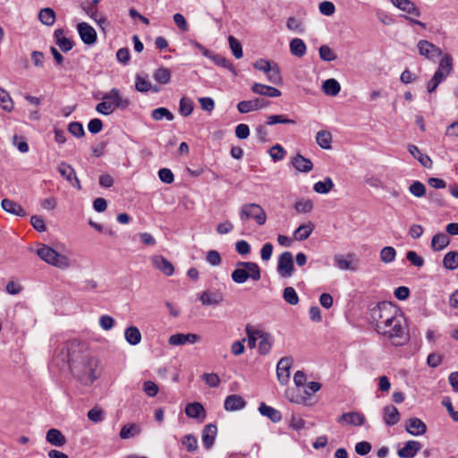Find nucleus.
Returning <instances> with one entry per match:
<instances>
[{
    "label": "nucleus",
    "instance_id": "nucleus-1",
    "mask_svg": "<svg viewBox=\"0 0 458 458\" xmlns=\"http://www.w3.org/2000/svg\"><path fill=\"white\" fill-rule=\"evenodd\" d=\"M67 361L72 376L84 386H90L98 378V360L90 355L84 343L71 340L66 344Z\"/></svg>",
    "mask_w": 458,
    "mask_h": 458
},
{
    "label": "nucleus",
    "instance_id": "nucleus-2",
    "mask_svg": "<svg viewBox=\"0 0 458 458\" xmlns=\"http://www.w3.org/2000/svg\"><path fill=\"white\" fill-rule=\"evenodd\" d=\"M376 331L390 339L395 346H402L409 341L405 318L396 308L391 313L389 320L386 321L385 327Z\"/></svg>",
    "mask_w": 458,
    "mask_h": 458
},
{
    "label": "nucleus",
    "instance_id": "nucleus-3",
    "mask_svg": "<svg viewBox=\"0 0 458 458\" xmlns=\"http://www.w3.org/2000/svg\"><path fill=\"white\" fill-rule=\"evenodd\" d=\"M232 280L238 284L246 283L249 279L259 281L261 277V271L259 265L250 261H239L236 268L232 272Z\"/></svg>",
    "mask_w": 458,
    "mask_h": 458
},
{
    "label": "nucleus",
    "instance_id": "nucleus-4",
    "mask_svg": "<svg viewBox=\"0 0 458 458\" xmlns=\"http://www.w3.org/2000/svg\"><path fill=\"white\" fill-rule=\"evenodd\" d=\"M37 255L46 263L60 269H67L72 266L68 257L60 254L47 244L40 245L37 250Z\"/></svg>",
    "mask_w": 458,
    "mask_h": 458
},
{
    "label": "nucleus",
    "instance_id": "nucleus-5",
    "mask_svg": "<svg viewBox=\"0 0 458 458\" xmlns=\"http://www.w3.org/2000/svg\"><path fill=\"white\" fill-rule=\"evenodd\" d=\"M395 308L390 302L383 301L370 310L369 317L375 326V330L385 327L386 321L389 320L390 315L392 312H394Z\"/></svg>",
    "mask_w": 458,
    "mask_h": 458
},
{
    "label": "nucleus",
    "instance_id": "nucleus-6",
    "mask_svg": "<svg viewBox=\"0 0 458 458\" xmlns=\"http://www.w3.org/2000/svg\"><path fill=\"white\" fill-rule=\"evenodd\" d=\"M239 216L242 222H246L252 218L259 225H263L267 221L266 212L259 204L256 203L243 205L240 210Z\"/></svg>",
    "mask_w": 458,
    "mask_h": 458
},
{
    "label": "nucleus",
    "instance_id": "nucleus-7",
    "mask_svg": "<svg viewBox=\"0 0 458 458\" xmlns=\"http://www.w3.org/2000/svg\"><path fill=\"white\" fill-rule=\"evenodd\" d=\"M294 271L293 254L290 251L283 252L278 259L277 273L283 278L292 276Z\"/></svg>",
    "mask_w": 458,
    "mask_h": 458
},
{
    "label": "nucleus",
    "instance_id": "nucleus-8",
    "mask_svg": "<svg viewBox=\"0 0 458 458\" xmlns=\"http://www.w3.org/2000/svg\"><path fill=\"white\" fill-rule=\"evenodd\" d=\"M417 47L420 55L432 62H436L443 54L439 47L426 39L419 40Z\"/></svg>",
    "mask_w": 458,
    "mask_h": 458
},
{
    "label": "nucleus",
    "instance_id": "nucleus-9",
    "mask_svg": "<svg viewBox=\"0 0 458 458\" xmlns=\"http://www.w3.org/2000/svg\"><path fill=\"white\" fill-rule=\"evenodd\" d=\"M102 99H106L115 109H126L131 102L129 98L121 95L119 89L113 88L109 92L105 93Z\"/></svg>",
    "mask_w": 458,
    "mask_h": 458
},
{
    "label": "nucleus",
    "instance_id": "nucleus-10",
    "mask_svg": "<svg viewBox=\"0 0 458 458\" xmlns=\"http://www.w3.org/2000/svg\"><path fill=\"white\" fill-rule=\"evenodd\" d=\"M77 30L81 39L86 45H93L97 41V32L95 29L87 22H80L77 25Z\"/></svg>",
    "mask_w": 458,
    "mask_h": 458
},
{
    "label": "nucleus",
    "instance_id": "nucleus-11",
    "mask_svg": "<svg viewBox=\"0 0 458 458\" xmlns=\"http://www.w3.org/2000/svg\"><path fill=\"white\" fill-rule=\"evenodd\" d=\"M269 102L264 98H255L253 100H242L237 105V109L242 114H247L251 111L266 107Z\"/></svg>",
    "mask_w": 458,
    "mask_h": 458
},
{
    "label": "nucleus",
    "instance_id": "nucleus-12",
    "mask_svg": "<svg viewBox=\"0 0 458 458\" xmlns=\"http://www.w3.org/2000/svg\"><path fill=\"white\" fill-rule=\"evenodd\" d=\"M293 363L291 357H283L277 363L276 375L279 382L284 385L288 382L290 377V369Z\"/></svg>",
    "mask_w": 458,
    "mask_h": 458
},
{
    "label": "nucleus",
    "instance_id": "nucleus-13",
    "mask_svg": "<svg viewBox=\"0 0 458 458\" xmlns=\"http://www.w3.org/2000/svg\"><path fill=\"white\" fill-rule=\"evenodd\" d=\"M200 339L199 335L197 334H182L177 333L172 335L168 339V344L174 346L184 345L186 344H193L199 342Z\"/></svg>",
    "mask_w": 458,
    "mask_h": 458
},
{
    "label": "nucleus",
    "instance_id": "nucleus-14",
    "mask_svg": "<svg viewBox=\"0 0 458 458\" xmlns=\"http://www.w3.org/2000/svg\"><path fill=\"white\" fill-rule=\"evenodd\" d=\"M199 299L203 306H216L223 301L224 295L216 289L207 290L199 295Z\"/></svg>",
    "mask_w": 458,
    "mask_h": 458
},
{
    "label": "nucleus",
    "instance_id": "nucleus-15",
    "mask_svg": "<svg viewBox=\"0 0 458 458\" xmlns=\"http://www.w3.org/2000/svg\"><path fill=\"white\" fill-rule=\"evenodd\" d=\"M407 432L412 436H420L426 433L427 426L419 418H410L405 423Z\"/></svg>",
    "mask_w": 458,
    "mask_h": 458
},
{
    "label": "nucleus",
    "instance_id": "nucleus-16",
    "mask_svg": "<svg viewBox=\"0 0 458 458\" xmlns=\"http://www.w3.org/2000/svg\"><path fill=\"white\" fill-rule=\"evenodd\" d=\"M58 172L65 178L73 187L81 189V183L76 176L74 169L65 162H62L58 166Z\"/></svg>",
    "mask_w": 458,
    "mask_h": 458
},
{
    "label": "nucleus",
    "instance_id": "nucleus-17",
    "mask_svg": "<svg viewBox=\"0 0 458 458\" xmlns=\"http://www.w3.org/2000/svg\"><path fill=\"white\" fill-rule=\"evenodd\" d=\"M421 449V444L415 440H409L404 446L398 450L397 454L401 458H413Z\"/></svg>",
    "mask_w": 458,
    "mask_h": 458
},
{
    "label": "nucleus",
    "instance_id": "nucleus-18",
    "mask_svg": "<svg viewBox=\"0 0 458 458\" xmlns=\"http://www.w3.org/2000/svg\"><path fill=\"white\" fill-rule=\"evenodd\" d=\"M151 262L157 269L165 276H172L174 274V268L173 264L165 257L160 255L154 256L151 258Z\"/></svg>",
    "mask_w": 458,
    "mask_h": 458
},
{
    "label": "nucleus",
    "instance_id": "nucleus-19",
    "mask_svg": "<svg viewBox=\"0 0 458 458\" xmlns=\"http://www.w3.org/2000/svg\"><path fill=\"white\" fill-rule=\"evenodd\" d=\"M339 423L346 422L352 426H361L365 422V417L363 414L357 411H351L343 413L338 419Z\"/></svg>",
    "mask_w": 458,
    "mask_h": 458
},
{
    "label": "nucleus",
    "instance_id": "nucleus-20",
    "mask_svg": "<svg viewBox=\"0 0 458 458\" xmlns=\"http://www.w3.org/2000/svg\"><path fill=\"white\" fill-rule=\"evenodd\" d=\"M251 90L255 94L270 97V98H277L282 95L281 91L279 89H277L276 88L267 86L265 84H261V83H258V82H255L251 86Z\"/></svg>",
    "mask_w": 458,
    "mask_h": 458
},
{
    "label": "nucleus",
    "instance_id": "nucleus-21",
    "mask_svg": "<svg viewBox=\"0 0 458 458\" xmlns=\"http://www.w3.org/2000/svg\"><path fill=\"white\" fill-rule=\"evenodd\" d=\"M246 406L244 399L238 394L228 395L224 403V407L228 411H234L243 409Z\"/></svg>",
    "mask_w": 458,
    "mask_h": 458
},
{
    "label": "nucleus",
    "instance_id": "nucleus-22",
    "mask_svg": "<svg viewBox=\"0 0 458 458\" xmlns=\"http://www.w3.org/2000/svg\"><path fill=\"white\" fill-rule=\"evenodd\" d=\"M217 433V428L214 424H208L202 431V444L206 449H210L214 445Z\"/></svg>",
    "mask_w": 458,
    "mask_h": 458
},
{
    "label": "nucleus",
    "instance_id": "nucleus-23",
    "mask_svg": "<svg viewBox=\"0 0 458 458\" xmlns=\"http://www.w3.org/2000/svg\"><path fill=\"white\" fill-rule=\"evenodd\" d=\"M292 165L301 173H309L313 169V163L311 160L301 154H297L292 158Z\"/></svg>",
    "mask_w": 458,
    "mask_h": 458
},
{
    "label": "nucleus",
    "instance_id": "nucleus-24",
    "mask_svg": "<svg viewBox=\"0 0 458 458\" xmlns=\"http://www.w3.org/2000/svg\"><path fill=\"white\" fill-rule=\"evenodd\" d=\"M259 352L261 355H267L272 349L274 344V337L270 333L265 332L261 330L259 335Z\"/></svg>",
    "mask_w": 458,
    "mask_h": 458
},
{
    "label": "nucleus",
    "instance_id": "nucleus-25",
    "mask_svg": "<svg viewBox=\"0 0 458 458\" xmlns=\"http://www.w3.org/2000/svg\"><path fill=\"white\" fill-rule=\"evenodd\" d=\"M383 420L386 425L394 426L400 420V413L394 405H386L383 409Z\"/></svg>",
    "mask_w": 458,
    "mask_h": 458
},
{
    "label": "nucleus",
    "instance_id": "nucleus-26",
    "mask_svg": "<svg viewBox=\"0 0 458 458\" xmlns=\"http://www.w3.org/2000/svg\"><path fill=\"white\" fill-rule=\"evenodd\" d=\"M46 440L50 445L61 447L66 444V438L64 434L56 428H50L46 434Z\"/></svg>",
    "mask_w": 458,
    "mask_h": 458
},
{
    "label": "nucleus",
    "instance_id": "nucleus-27",
    "mask_svg": "<svg viewBox=\"0 0 458 458\" xmlns=\"http://www.w3.org/2000/svg\"><path fill=\"white\" fill-rule=\"evenodd\" d=\"M259 411L262 416L267 417L274 423H277L282 420L281 412L278 410L267 405L265 403H261L259 404Z\"/></svg>",
    "mask_w": 458,
    "mask_h": 458
},
{
    "label": "nucleus",
    "instance_id": "nucleus-28",
    "mask_svg": "<svg viewBox=\"0 0 458 458\" xmlns=\"http://www.w3.org/2000/svg\"><path fill=\"white\" fill-rule=\"evenodd\" d=\"M408 150H409L410 154L414 158H416L424 167H426V168L432 167L433 162H432L431 158L428 155L421 153V151L420 150V148L417 146L410 144L408 146Z\"/></svg>",
    "mask_w": 458,
    "mask_h": 458
},
{
    "label": "nucleus",
    "instance_id": "nucleus-29",
    "mask_svg": "<svg viewBox=\"0 0 458 458\" xmlns=\"http://www.w3.org/2000/svg\"><path fill=\"white\" fill-rule=\"evenodd\" d=\"M1 206L4 211L13 215L24 216L26 214L25 210L20 204L9 199H4L2 200Z\"/></svg>",
    "mask_w": 458,
    "mask_h": 458
},
{
    "label": "nucleus",
    "instance_id": "nucleus-30",
    "mask_svg": "<svg viewBox=\"0 0 458 458\" xmlns=\"http://www.w3.org/2000/svg\"><path fill=\"white\" fill-rule=\"evenodd\" d=\"M391 3L400 10L413 14L415 16H420V13L419 9L415 6V4L410 0H390Z\"/></svg>",
    "mask_w": 458,
    "mask_h": 458
},
{
    "label": "nucleus",
    "instance_id": "nucleus-31",
    "mask_svg": "<svg viewBox=\"0 0 458 458\" xmlns=\"http://www.w3.org/2000/svg\"><path fill=\"white\" fill-rule=\"evenodd\" d=\"M449 243V236L445 233H438L431 240V248L436 251H439L447 247Z\"/></svg>",
    "mask_w": 458,
    "mask_h": 458
},
{
    "label": "nucleus",
    "instance_id": "nucleus-32",
    "mask_svg": "<svg viewBox=\"0 0 458 458\" xmlns=\"http://www.w3.org/2000/svg\"><path fill=\"white\" fill-rule=\"evenodd\" d=\"M314 225L311 222H309L304 225H301L294 232L293 237L297 241H305L310 237L314 230Z\"/></svg>",
    "mask_w": 458,
    "mask_h": 458
},
{
    "label": "nucleus",
    "instance_id": "nucleus-33",
    "mask_svg": "<svg viewBox=\"0 0 458 458\" xmlns=\"http://www.w3.org/2000/svg\"><path fill=\"white\" fill-rule=\"evenodd\" d=\"M185 413L188 417L193 419H204L205 409L199 403H189L185 408Z\"/></svg>",
    "mask_w": 458,
    "mask_h": 458
},
{
    "label": "nucleus",
    "instance_id": "nucleus-34",
    "mask_svg": "<svg viewBox=\"0 0 458 458\" xmlns=\"http://www.w3.org/2000/svg\"><path fill=\"white\" fill-rule=\"evenodd\" d=\"M290 52L293 55L302 57L307 51V47L304 41L301 38H295L290 41Z\"/></svg>",
    "mask_w": 458,
    "mask_h": 458
},
{
    "label": "nucleus",
    "instance_id": "nucleus-35",
    "mask_svg": "<svg viewBox=\"0 0 458 458\" xmlns=\"http://www.w3.org/2000/svg\"><path fill=\"white\" fill-rule=\"evenodd\" d=\"M323 92L331 97L336 96L340 90V83L335 79H327L322 84Z\"/></svg>",
    "mask_w": 458,
    "mask_h": 458
},
{
    "label": "nucleus",
    "instance_id": "nucleus-36",
    "mask_svg": "<svg viewBox=\"0 0 458 458\" xmlns=\"http://www.w3.org/2000/svg\"><path fill=\"white\" fill-rule=\"evenodd\" d=\"M124 337L131 345H137L141 341V334L137 327L131 326L125 329Z\"/></svg>",
    "mask_w": 458,
    "mask_h": 458
},
{
    "label": "nucleus",
    "instance_id": "nucleus-37",
    "mask_svg": "<svg viewBox=\"0 0 458 458\" xmlns=\"http://www.w3.org/2000/svg\"><path fill=\"white\" fill-rule=\"evenodd\" d=\"M38 19L43 24L52 26L55 21V13L50 7L43 8L38 13Z\"/></svg>",
    "mask_w": 458,
    "mask_h": 458
},
{
    "label": "nucleus",
    "instance_id": "nucleus-38",
    "mask_svg": "<svg viewBox=\"0 0 458 458\" xmlns=\"http://www.w3.org/2000/svg\"><path fill=\"white\" fill-rule=\"evenodd\" d=\"M171 76L170 69L165 67H159L153 73L154 80L160 84H168L171 81Z\"/></svg>",
    "mask_w": 458,
    "mask_h": 458
},
{
    "label": "nucleus",
    "instance_id": "nucleus-39",
    "mask_svg": "<svg viewBox=\"0 0 458 458\" xmlns=\"http://www.w3.org/2000/svg\"><path fill=\"white\" fill-rule=\"evenodd\" d=\"M278 123L294 125L296 122L284 114H270L267 116L266 125L272 126Z\"/></svg>",
    "mask_w": 458,
    "mask_h": 458
},
{
    "label": "nucleus",
    "instance_id": "nucleus-40",
    "mask_svg": "<svg viewBox=\"0 0 458 458\" xmlns=\"http://www.w3.org/2000/svg\"><path fill=\"white\" fill-rule=\"evenodd\" d=\"M316 141L320 148L324 149H330L332 135L327 131H319L316 135Z\"/></svg>",
    "mask_w": 458,
    "mask_h": 458
},
{
    "label": "nucleus",
    "instance_id": "nucleus-41",
    "mask_svg": "<svg viewBox=\"0 0 458 458\" xmlns=\"http://www.w3.org/2000/svg\"><path fill=\"white\" fill-rule=\"evenodd\" d=\"M140 433V428L138 425L131 423L124 425L120 430V437L122 439H128L135 437Z\"/></svg>",
    "mask_w": 458,
    "mask_h": 458
},
{
    "label": "nucleus",
    "instance_id": "nucleus-42",
    "mask_svg": "<svg viewBox=\"0 0 458 458\" xmlns=\"http://www.w3.org/2000/svg\"><path fill=\"white\" fill-rule=\"evenodd\" d=\"M334 188V182L330 177H326L323 181L317 182L313 190L319 194H327Z\"/></svg>",
    "mask_w": 458,
    "mask_h": 458
},
{
    "label": "nucleus",
    "instance_id": "nucleus-43",
    "mask_svg": "<svg viewBox=\"0 0 458 458\" xmlns=\"http://www.w3.org/2000/svg\"><path fill=\"white\" fill-rule=\"evenodd\" d=\"M443 266L449 270L456 269L458 267V252H447L443 259Z\"/></svg>",
    "mask_w": 458,
    "mask_h": 458
},
{
    "label": "nucleus",
    "instance_id": "nucleus-44",
    "mask_svg": "<svg viewBox=\"0 0 458 458\" xmlns=\"http://www.w3.org/2000/svg\"><path fill=\"white\" fill-rule=\"evenodd\" d=\"M266 73L269 82L276 85L282 84L283 79L281 76L280 68L277 64L273 63V64L271 65V69L267 71Z\"/></svg>",
    "mask_w": 458,
    "mask_h": 458
},
{
    "label": "nucleus",
    "instance_id": "nucleus-45",
    "mask_svg": "<svg viewBox=\"0 0 458 458\" xmlns=\"http://www.w3.org/2000/svg\"><path fill=\"white\" fill-rule=\"evenodd\" d=\"M209 59L212 60L215 64L230 70L234 75L237 74L233 64L221 55L213 53Z\"/></svg>",
    "mask_w": 458,
    "mask_h": 458
},
{
    "label": "nucleus",
    "instance_id": "nucleus-46",
    "mask_svg": "<svg viewBox=\"0 0 458 458\" xmlns=\"http://www.w3.org/2000/svg\"><path fill=\"white\" fill-rule=\"evenodd\" d=\"M448 75L440 72L436 71L432 79L428 82L427 89L429 93L436 90L437 86L447 77Z\"/></svg>",
    "mask_w": 458,
    "mask_h": 458
},
{
    "label": "nucleus",
    "instance_id": "nucleus-47",
    "mask_svg": "<svg viewBox=\"0 0 458 458\" xmlns=\"http://www.w3.org/2000/svg\"><path fill=\"white\" fill-rule=\"evenodd\" d=\"M448 75L440 72L436 71L432 79L428 82L427 89L429 93L436 90L437 86L447 77Z\"/></svg>",
    "mask_w": 458,
    "mask_h": 458
},
{
    "label": "nucleus",
    "instance_id": "nucleus-48",
    "mask_svg": "<svg viewBox=\"0 0 458 458\" xmlns=\"http://www.w3.org/2000/svg\"><path fill=\"white\" fill-rule=\"evenodd\" d=\"M448 75L440 72L436 71L432 79L428 82L427 89L429 93L436 90L437 86L447 77Z\"/></svg>",
    "mask_w": 458,
    "mask_h": 458
},
{
    "label": "nucleus",
    "instance_id": "nucleus-49",
    "mask_svg": "<svg viewBox=\"0 0 458 458\" xmlns=\"http://www.w3.org/2000/svg\"><path fill=\"white\" fill-rule=\"evenodd\" d=\"M448 75L440 72L436 71L432 79L428 82L427 89L429 93L436 90L437 86L447 77Z\"/></svg>",
    "mask_w": 458,
    "mask_h": 458
},
{
    "label": "nucleus",
    "instance_id": "nucleus-50",
    "mask_svg": "<svg viewBox=\"0 0 458 458\" xmlns=\"http://www.w3.org/2000/svg\"><path fill=\"white\" fill-rule=\"evenodd\" d=\"M448 75L440 72L436 71L432 79L428 82L427 89L429 93L436 90L437 86L447 77Z\"/></svg>",
    "mask_w": 458,
    "mask_h": 458
},
{
    "label": "nucleus",
    "instance_id": "nucleus-51",
    "mask_svg": "<svg viewBox=\"0 0 458 458\" xmlns=\"http://www.w3.org/2000/svg\"><path fill=\"white\" fill-rule=\"evenodd\" d=\"M151 117L156 121H160L164 118L167 121H173L174 118L173 113L165 107H157L154 109L151 113Z\"/></svg>",
    "mask_w": 458,
    "mask_h": 458
},
{
    "label": "nucleus",
    "instance_id": "nucleus-52",
    "mask_svg": "<svg viewBox=\"0 0 458 458\" xmlns=\"http://www.w3.org/2000/svg\"><path fill=\"white\" fill-rule=\"evenodd\" d=\"M193 111V102L189 98L183 97L180 99L179 113L181 115L189 116Z\"/></svg>",
    "mask_w": 458,
    "mask_h": 458
},
{
    "label": "nucleus",
    "instance_id": "nucleus-53",
    "mask_svg": "<svg viewBox=\"0 0 458 458\" xmlns=\"http://www.w3.org/2000/svg\"><path fill=\"white\" fill-rule=\"evenodd\" d=\"M334 259H335V262L336 266L341 270H352V271H355L356 270V267L352 266V260L344 258L341 254L335 255Z\"/></svg>",
    "mask_w": 458,
    "mask_h": 458
},
{
    "label": "nucleus",
    "instance_id": "nucleus-54",
    "mask_svg": "<svg viewBox=\"0 0 458 458\" xmlns=\"http://www.w3.org/2000/svg\"><path fill=\"white\" fill-rule=\"evenodd\" d=\"M261 333V330L253 328L250 326L246 327V334L248 336V345L250 349H253L256 347V343L259 339V335Z\"/></svg>",
    "mask_w": 458,
    "mask_h": 458
},
{
    "label": "nucleus",
    "instance_id": "nucleus-55",
    "mask_svg": "<svg viewBox=\"0 0 458 458\" xmlns=\"http://www.w3.org/2000/svg\"><path fill=\"white\" fill-rule=\"evenodd\" d=\"M286 27L289 30L302 34L305 31L304 25L301 21L295 17H289L286 21Z\"/></svg>",
    "mask_w": 458,
    "mask_h": 458
},
{
    "label": "nucleus",
    "instance_id": "nucleus-56",
    "mask_svg": "<svg viewBox=\"0 0 458 458\" xmlns=\"http://www.w3.org/2000/svg\"><path fill=\"white\" fill-rule=\"evenodd\" d=\"M0 106L7 112H11L13 109V102L9 93L1 88H0Z\"/></svg>",
    "mask_w": 458,
    "mask_h": 458
},
{
    "label": "nucleus",
    "instance_id": "nucleus-57",
    "mask_svg": "<svg viewBox=\"0 0 458 458\" xmlns=\"http://www.w3.org/2000/svg\"><path fill=\"white\" fill-rule=\"evenodd\" d=\"M453 70V58L449 54H445L439 62L437 71H440L447 75Z\"/></svg>",
    "mask_w": 458,
    "mask_h": 458
},
{
    "label": "nucleus",
    "instance_id": "nucleus-58",
    "mask_svg": "<svg viewBox=\"0 0 458 458\" xmlns=\"http://www.w3.org/2000/svg\"><path fill=\"white\" fill-rule=\"evenodd\" d=\"M284 300L290 305H296L299 302V296L295 289L292 286H287L284 290Z\"/></svg>",
    "mask_w": 458,
    "mask_h": 458
},
{
    "label": "nucleus",
    "instance_id": "nucleus-59",
    "mask_svg": "<svg viewBox=\"0 0 458 458\" xmlns=\"http://www.w3.org/2000/svg\"><path fill=\"white\" fill-rule=\"evenodd\" d=\"M99 0H92L91 2H83L82 3V9L85 11V13L93 20H97V13H98V8L97 5L98 4Z\"/></svg>",
    "mask_w": 458,
    "mask_h": 458
},
{
    "label": "nucleus",
    "instance_id": "nucleus-60",
    "mask_svg": "<svg viewBox=\"0 0 458 458\" xmlns=\"http://www.w3.org/2000/svg\"><path fill=\"white\" fill-rule=\"evenodd\" d=\"M135 89L141 93H147L151 89V83L147 77L137 75L135 79Z\"/></svg>",
    "mask_w": 458,
    "mask_h": 458
},
{
    "label": "nucleus",
    "instance_id": "nucleus-61",
    "mask_svg": "<svg viewBox=\"0 0 458 458\" xmlns=\"http://www.w3.org/2000/svg\"><path fill=\"white\" fill-rule=\"evenodd\" d=\"M229 47L235 58L240 59L242 57V47L240 41L233 36L228 38Z\"/></svg>",
    "mask_w": 458,
    "mask_h": 458
},
{
    "label": "nucleus",
    "instance_id": "nucleus-62",
    "mask_svg": "<svg viewBox=\"0 0 458 458\" xmlns=\"http://www.w3.org/2000/svg\"><path fill=\"white\" fill-rule=\"evenodd\" d=\"M286 151L280 144H276L269 149V155L275 162L283 160Z\"/></svg>",
    "mask_w": 458,
    "mask_h": 458
},
{
    "label": "nucleus",
    "instance_id": "nucleus-63",
    "mask_svg": "<svg viewBox=\"0 0 458 458\" xmlns=\"http://www.w3.org/2000/svg\"><path fill=\"white\" fill-rule=\"evenodd\" d=\"M319 57L326 62L335 61L337 56L333 50L327 45H323L318 49Z\"/></svg>",
    "mask_w": 458,
    "mask_h": 458
},
{
    "label": "nucleus",
    "instance_id": "nucleus-64",
    "mask_svg": "<svg viewBox=\"0 0 458 458\" xmlns=\"http://www.w3.org/2000/svg\"><path fill=\"white\" fill-rule=\"evenodd\" d=\"M396 256V251L393 247L386 246L384 247L380 251V259L384 263H390L394 260Z\"/></svg>",
    "mask_w": 458,
    "mask_h": 458
}]
</instances>
